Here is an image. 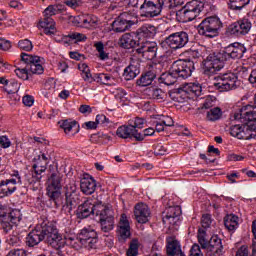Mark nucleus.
Segmentation results:
<instances>
[{"mask_svg":"<svg viewBox=\"0 0 256 256\" xmlns=\"http://www.w3.org/2000/svg\"><path fill=\"white\" fill-rule=\"evenodd\" d=\"M6 219L10 221L12 225H19V222L21 221V211L17 209L12 210Z\"/></svg>","mask_w":256,"mask_h":256,"instance_id":"obj_49","label":"nucleus"},{"mask_svg":"<svg viewBox=\"0 0 256 256\" xmlns=\"http://www.w3.org/2000/svg\"><path fill=\"white\" fill-rule=\"evenodd\" d=\"M201 223L204 229H209V227L213 225V218L211 217V214H204L202 216Z\"/></svg>","mask_w":256,"mask_h":256,"instance_id":"obj_59","label":"nucleus"},{"mask_svg":"<svg viewBox=\"0 0 256 256\" xmlns=\"http://www.w3.org/2000/svg\"><path fill=\"white\" fill-rule=\"evenodd\" d=\"M20 84L15 81H8L7 87H5V92L9 93V95H13V93H17L19 91Z\"/></svg>","mask_w":256,"mask_h":256,"instance_id":"obj_52","label":"nucleus"},{"mask_svg":"<svg viewBox=\"0 0 256 256\" xmlns=\"http://www.w3.org/2000/svg\"><path fill=\"white\" fill-rule=\"evenodd\" d=\"M57 15V13H59V6H56V9L54 6H48L44 12H43V15H44V18L45 19H51V17H53V15Z\"/></svg>","mask_w":256,"mask_h":256,"instance_id":"obj_57","label":"nucleus"},{"mask_svg":"<svg viewBox=\"0 0 256 256\" xmlns=\"http://www.w3.org/2000/svg\"><path fill=\"white\" fill-rule=\"evenodd\" d=\"M21 61L27 64V67L33 75H43L45 68H43V63L45 59L39 56H33L27 53H21Z\"/></svg>","mask_w":256,"mask_h":256,"instance_id":"obj_11","label":"nucleus"},{"mask_svg":"<svg viewBox=\"0 0 256 256\" xmlns=\"http://www.w3.org/2000/svg\"><path fill=\"white\" fill-rule=\"evenodd\" d=\"M78 239L86 249H97L99 238L97 232L91 228H83L78 236Z\"/></svg>","mask_w":256,"mask_h":256,"instance_id":"obj_12","label":"nucleus"},{"mask_svg":"<svg viewBox=\"0 0 256 256\" xmlns=\"http://www.w3.org/2000/svg\"><path fill=\"white\" fill-rule=\"evenodd\" d=\"M157 78L155 71L151 70L142 74L141 77L137 80V85L139 87H149L151 83Z\"/></svg>","mask_w":256,"mask_h":256,"instance_id":"obj_33","label":"nucleus"},{"mask_svg":"<svg viewBox=\"0 0 256 256\" xmlns=\"http://www.w3.org/2000/svg\"><path fill=\"white\" fill-rule=\"evenodd\" d=\"M247 48L241 43H233L224 48L220 52L209 54L203 61L204 75H215L217 71H221L225 67V62L229 59H241Z\"/></svg>","mask_w":256,"mask_h":256,"instance_id":"obj_2","label":"nucleus"},{"mask_svg":"<svg viewBox=\"0 0 256 256\" xmlns=\"http://www.w3.org/2000/svg\"><path fill=\"white\" fill-rule=\"evenodd\" d=\"M14 73L17 75V77H19V79H23V81H27V79H29V73H31V71H29V68H16L14 70Z\"/></svg>","mask_w":256,"mask_h":256,"instance_id":"obj_53","label":"nucleus"},{"mask_svg":"<svg viewBox=\"0 0 256 256\" xmlns=\"http://www.w3.org/2000/svg\"><path fill=\"white\" fill-rule=\"evenodd\" d=\"M41 29H44L45 35H55L57 29L55 28V21L53 18H44L39 22Z\"/></svg>","mask_w":256,"mask_h":256,"instance_id":"obj_32","label":"nucleus"},{"mask_svg":"<svg viewBox=\"0 0 256 256\" xmlns=\"http://www.w3.org/2000/svg\"><path fill=\"white\" fill-rule=\"evenodd\" d=\"M221 108L216 107L207 112L208 121H219L221 119Z\"/></svg>","mask_w":256,"mask_h":256,"instance_id":"obj_48","label":"nucleus"},{"mask_svg":"<svg viewBox=\"0 0 256 256\" xmlns=\"http://www.w3.org/2000/svg\"><path fill=\"white\" fill-rule=\"evenodd\" d=\"M216 79V82L213 83V87L220 91L221 93L225 91H233L241 85L239 81V76L237 73L227 72L225 74L219 75Z\"/></svg>","mask_w":256,"mask_h":256,"instance_id":"obj_5","label":"nucleus"},{"mask_svg":"<svg viewBox=\"0 0 256 256\" xmlns=\"http://www.w3.org/2000/svg\"><path fill=\"white\" fill-rule=\"evenodd\" d=\"M64 5L70 9H79L83 5V0H64Z\"/></svg>","mask_w":256,"mask_h":256,"instance_id":"obj_58","label":"nucleus"},{"mask_svg":"<svg viewBox=\"0 0 256 256\" xmlns=\"http://www.w3.org/2000/svg\"><path fill=\"white\" fill-rule=\"evenodd\" d=\"M223 27V23L221 19L217 16H210L202 20V22L198 25L199 35H204L205 37H216L217 33H219V29Z\"/></svg>","mask_w":256,"mask_h":256,"instance_id":"obj_7","label":"nucleus"},{"mask_svg":"<svg viewBox=\"0 0 256 256\" xmlns=\"http://www.w3.org/2000/svg\"><path fill=\"white\" fill-rule=\"evenodd\" d=\"M205 4L199 0H192L178 11L177 16L180 17L182 23H189V21H193L197 19L198 15H201V11H203Z\"/></svg>","mask_w":256,"mask_h":256,"instance_id":"obj_6","label":"nucleus"},{"mask_svg":"<svg viewBox=\"0 0 256 256\" xmlns=\"http://www.w3.org/2000/svg\"><path fill=\"white\" fill-rule=\"evenodd\" d=\"M78 69L81 72V77L86 83H93V74H91V69L86 63H80Z\"/></svg>","mask_w":256,"mask_h":256,"instance_id":"obj_39","label":"nucleus"},{"mask_svg":"<svg viewBox=\"0 0 256 256\" xmlns=\"http://www.w3.org/2000/svg\"><path fill=\"white\" fill-rule=\"evenodd\" d=\"M96 123L102 125V127H107L111 123V120H109L105 114H98L96 116Z\"/></svg>","mask_w":256,"mask_h":256,"instance_id":"obj_60","label":"nucleus"},{"mask_svg":"<svg viewBox=\"0 0 256 256\" xmlns=\"http://www.w3.org/2000/svg\"><path fill=\"white\" fill-rule=\"evenodd\" d=\"M76 21H79L81 27H84V29H95V27H97V23H99L97 16L93 15L78 17Z\"/></svg>","mask_w":256,"mask_h":256,"instance_id":"obj_30","label":"nucleus"},{"mask_svg":"<svg viewBox=\"0 0 256 256\" xmlns=\"http://www.w3.org/2000/svg\"><path fill=\"white\" fill-rule=\"evenodd\" d=\"M129 20H126L125 16H119L113 23L112 29L115 33H125L128 29H131Z\"/></svg>","mask_w":256,"mask_h":256,"instance_id":"obj_29","label":"nucleus"},{"mask_svg":"<svg viewBox=\"0 0 256 256\" xmlns=\"http://www.w3.org/2000/svg\"><path fill=\"white\" fill-rule=\"evenodd\" d=\"M115 78L111 74L96 73L93 74L92 83H101L102 85H113Z\"/></svg>","mask_w":256,"mask_h":256,"instance_id":"obj_35","label":"nucleus"},{"mask_svg":"<svg viewBox=\"0 0 256 256\" xmlns=\"http://www.w3.org/2000/svg\"><path fill=\"white\" fill-rule=\"evenodd\" d=\"M255 131V126H247L246 124L242 123L233 125L230 128V135L232 137H236L237 139H251V132Z\"/></svg>","mask_w":256,"mask_h":256,"instance_id":"obj_18","label":"nucleus"},{"mask_svg":"<svg viewBox=\"0 0 256 256\" xmlns=\"http://www.w3.org/2000/svg\"><path fill=\"white\" fill-rule=\"evenodd\" d=\"M139 41L137 32L125 33L120 38V45L123 49H133V47H137V45H139Z\"/></svg>","mask_w":256,"mask_h":256,"instance_id":"obj_22","label":"nucleus"},{"mask_svg":"<svg viewBox=\"0 0 256 256\" xmlns=\"http://www.w3.org/2000/svg\"><path fill=\"white\" fill-rule=\"evenodd\" d=\"M7 256H27V251L24 249H12L8 252Z\"/></svg>","mask_w":256,"mask_h":256,"instance_id":"obj_64","label":"nucleus"},{"mask_svg":"<svg viewBox=\"0 0 256 256\" xmlns=\"http://www.w3.org/2000/svg\"><path fill=\"white\" fill-rule=\"evenodd\" d=\"M166 253L169 256H185L183 251H181V245L179 244V241H177L174 237H168L166 239Z\"/></svg>","mask_w":256,"mask_h":256,"instance_id":"obj_24","label":"nucleus"},{"mask_svg":"<svg viewBox=\"0 0 256 256\" xmlns=\"http://www.w3.org/2000/svg\"><path fill=\"white\" fill-rule=\"evenodd\" d=\"M11 139H9V136L2 135L0 136V149H9L11 147Z\"/></svg>","mask_w":256,"mask_h":256,"instance_id":"obj_61","label":"nucleus"},{"mask_svg":"<svg viewBox=\"0 0 256 256\" xmlns=\"http://www.w3.org/2000/svg\"><path fill=\"white\" fill-rule=\"evenodd\" d=\"M164 0H144L140 5V13L142 17H159L163 11Z\"/></svg>","mask_w":256,"mask_h":256,"instance_id":"obj_9","label":"nucleus"},{"mask_svg":"<svg viewBox=\"0 0 256 256\" xmlns=\"http://www.w3.org/2000/svg\"><path fill=\"white\" fill-rule=\"evenodd\" d=\"M10 179L0 181V199L9 197L17 191V185H23V180L19 171L14 170Z\"/></svg>","mask_w":256,"mask_h":256,"instance_id":"obj_8","label":"nucleus"},{"mask_svg":"<svg viewBox=\"0 0 256 256\" xmlns=\"http://www.w3.org/2000/svg\"><path fill=\"white\" fill-rule=\"evenodd\" d=\"M35 163L32 166V169L40 172L45 173L47 171V165L49 164V158L45 154L38 155L37 158L34 159Z\"/></svg>","mask_w":256,"mask_h":256,"instance_id":"obj_31","label":"nucleus"},{"mask_svg":"<svg viewBox=\"0 0 256 256\" xmlns=\"http://www.w3.org/2000/svg\"><path fill=\"white\" fill-rule=\"evenodd\" d=\"M71 190L72 192H66V202L62 206V211H64L66 214L71 213L73 209L77 207L78 197L77 194H75V187H72Z\"/></svg>","mask_w":256,"mask_h":256,"instance_id":"obj_23","label":"nucleus"},{"mask_svg":"<svg viewBox=\"0 0 256 256\" xmlns=\"http://www.w3.org/2000/svg\"><path fill=\"white\" fill-rule=\"evenodd\" d=\"M194 69L193 61L177 60L172 64L169 73H163L160 79L164 85H175L177 79H189Z\"/></svg>","mask_w":256,"mask_h":256,"instance_id":"obj_3","label":"nucleus"},{"mask_svg":"<svg viewBox=\"0 0 256 256\" xmlns=\"http://www.w3.org/2000/svg\"><path fill=\"white\" fill-rule=\"evenodd\" d=\"M46 241L54 249H63L65 247V239L59 234L55 222L48 221L47 219L41 222L28 233L26 237V245L28 247H36L41 241Z\"/></svg>","mask_w":256,"mask_h":256,"instance_id":"obj_1","label":"nucleus"},{"mask_svg":"<svg viewBox=\"0 0 256 256\" xmlns=\"http://www.w3.org/2000/svg\"><path fill=\"white\" fill-rule=\"evenodd\" d=\"M157 49L159 47L155 42H142V45L136 50L138 55H141L144 59H147V61H153L155 57H157Z\"/></svg>","mask_w":256,"mask_h":256,"instance_id":"obj_17","label":"nucleus"},{"mask_svg":"<svg viewBox=\"0 0 256 256\" xmlns=\"http://www.w3.org/2000/svg\"><path fill=\"white\" fill-rule=\"evenodd\" d=\"M117 233L121 241H127L131 237V224L126 214H122L117 227Z\"/></svg>","mask_w":256,"mask_h":256,"instance_id":"obj_20","label":"nucleus"},{"mask_svg":"<svg viewBox=\"0 0 256 256\" xmlns=\"http://www.w3.org/2000/svg\"><path fill=\"white\" fill-rule=\"evenodd\" d=\"M47 195L52 201H57L61 197V189H53V187H47Z\"/></svg>","mask_w":256,"mask_h":256,"instance_id":"obj_56","label":"nucleus"},{"mask_svg":"<svg viewBox=\"0 0 256 256\" xmlns=\"http://www.w3.org/2000/svg\"><path fill=\"white\" fill-rule=\"evenodd\" d=\"M127 256H137L139 255V242L137 240H133L130 243V246L126 252Z\"/></svg>","mask_w":256,"mask_h":256,"instance_id":"obj_51","label":"nucleus"},{"mask_svg":"<svg viewBox=\"0 0 256 256\" xmlns=\"http://www.w3.org/2000/svg\"><path fill=\"white\" fill-rule=\"evenodd\" d=\"M111 139L112 138L109 134L103 133L93 134L90 137L91 143H97L98 145H107Z\"/></svg>","mask_w":256,"mask_h":256,"instance_id":"obj_41","label":"nucleus"},{"mask_svg":"<svg viewBox=\"0 0 256 256\" xmlns=\"http://www.w3.org/2000/svg\"><path fill=\"white\" fill-rule=\"evenodd\" d=\"M41 179H43V175L41 172L32 168V170L25 175V180L28 185H32L34 190L39 189V185H41Z\"/></svg>","mask_w":256,"mask_h":256,"instance_id":"obj_27","label":"nucleus"},{"mask_svg":"<svg viewBox=\"0 0 256 256\" xmlns=\"http://www.w3.org/2000/svg\"><path fill=\"white\" fill-rule=\"evenodd\" d=\"M210 51L205 46H200L196 49H190L189 56L192 59H200V57H207L209 55Z\"/></svg>","mask_w":256,"mask_h":256,"instance_id":"obj_42","label":"nucleus"},{"mask_svg":"<svg viewBox=\"0 0 256 256\" xmlns=\"http://www.w3.org/2000/svg\"><path fill=\"white\" fill-rule=\"evenodd\" d=\"M18 49L20 51H33V42L29 39H22L18 42Z\"/></svg>","mask_w":256,"mask_h":256,"instance_id":"obj_50","label":"nucleus"},{"mask_svg":"<svg viewBox=\"0 0 256 256\" xmlns=\"http://www.w3.org/2000/svg\"><path fill=\"white\" fill-rule=\"evenodd\" d=\"M253 27V24L251 23V20L247 18H242L234 23H232L228 31L231 35H236V37H239L241 35H247L249 31H251V28Z\"/></svg>","mask_w":256,"mask_h":256,"instance_id":"obj_14","label":"nucleus"},{"mask_svg":"<svg viewBox=\"0 0 256 256\" xmlns=\"http://www.w3.org/2000/svg\"><path fill=\"white\" fill-rule=\"evenodd\" d=\"M136 134L137 130H135L134 127H131V124L119 126L116 130V135L120 139H131V137H134L135 139Z\"/></svg>","mask_w":256,"mask_h":256,"instance_id":"obj_28","label":"nucleus"},{"mask_svg":"<svg viewBox=\"0 0 256 256\" xmlns=\"http://www.w3.org/2000/svg\"><path fill=\"white\" fill-rule=\"evenodd\" d=\"M134 215L136 221L139 223H147V221H149V217H151V210L147 204L140 203L135 206Z\"/></svg>","mask_w":256,"mask_h":256,"instance_id":"obj_21","label":"nucleus"},{"mask_svg":"<svg viewBox=\"0 0 256 256\" xmlns=\"http://www.w3.org/2000/svg\"><path fill=\"white\" fill-rule=\"evenodd\" d=\"M59 125L66 135L73 137V135L79 133V124H77V121L62 120L59 122Z\"/></svg>","mask_w":256,"mask_h":256,"instance_id":"obj_26","label":"nucleus"},{"mask_svg":"<svg viewBox=\"0 0 256 256\" xmlns=\"http://www.w3.org/2000/svg\"><path fill=\"white\" fill-rule=\"evenodd\" d=\"M145 94L149 97V99H155L156 101H163L165 99V92L155 86L146 88Z\"/></svg>","mask_w":256,"mask_h":256,"instance_id":"obj_36","label":"nucleus"},{"mask_svg":"<svg viewBox=\"0 0 256 256\" xmlns=\"http://www.w3.org/2000/svg\"><path fill=\"white\" fill-rule=\"evenodd\" d=\"M129 124L134 128V131H137V129H143V125H145V119L136 117L134 120H130Z\"/></svg>","mask_w":256,"mask_h":256,"instance_id":"obj_55","label":"nucleus"},{"mask_svg":"<svg viewBox=\"0 0 256 256\" xmlns=\"http://www.w3.org/2000/svg\"><path fill=\"white\" fill-rule=\"evenodd\" d=\"M80 189L84 195H93L97 189V182L90 174L84 173L80 177Z\"/></svg>","mask_w":256,"mask_h":256,"instance_id":"obj_19","label":"nucleus"},{"mask_svg":"<svg viewBox=\"0 0 256 256\" xmlns=\"http://www.w3.org/2000/svg\"><path fill=\"white\" fill-rule=\"evenodd\" d=\"M234 120L240 121L248 127H255L256 131V110L251 105L242 107L238 112L234 113Z\"/></svg>","mask_w":256,"mask_h":256,"instance_id":"obj_10","label":"nucleus"},{"mask_svg":"<svg viewBox=\"0 0 256 256\" xmlns=\"http://www.w3.org/2000/svg\"><path fill=\"white\" fill-rule=\"evenodd\" d=\"M198 243H200L202 249H205L207 251V247L209 245V240H207L205 231H198Z\"/></svg>","mask_w":256,"mask_h":256,"instance_id":"obj_54","label":"nucleus"},{"mask_svg":"<svg viewBox=\"0 0 256 256\" xmlns=\"http://www.w3.org/2000/svg\"><path fill=\"white\" fill-rule=\"evenodd\" d=\"M153 135H155V129L151 127L144 129L143 133H140L139 131L136 130L135 139L137 141H144L145 137H151Z\"/></svg>","mask_w":256,"mask_h":256,"instance_id":"obj_46","label":"nucleus"},{"mask_svg":"<svg viewBox=\"0 0 256 256\" xmlns=\"http://www.w3.org/2000/svg\"><path fill=\"white\" fill-rule=\"evenodd\" d=\"M158 119L165 127H173V125H175V122L173 121V118H171V116L161 115L158 117Z\"/></svg>","mask_w":256,"mask_h":256,"instance_id":"obj_62","label":"nucleus"},{"mask_svg":"<svg viewBox=\"0 0 256 256\" xmlns=\"http://www.w3.org/2000/svg\"><path fill=\"white\" fill-rule=\"evenodd\" d=\"M50 184L47 187H52V189H62L63 181L62 177L59 174H52L50 178Z\"/></svg>","mask_w":256,"mask_h":256,"instance_id":"obj_45","label":"nucleus"},{"mask_svg":"<svg viewBox=\"0 0 256 256\" xmlns=\"http://www.w3.org/2000/svg\"><path fill=\"white\" fill-rule=\"evenodd\" d=\"M201 91V84L191 82L182 85L178 89V95L179 97H182V99H193V97H199V95H201Z\"/></svg>","mask_w":256,"mask_h":256,"instance_id":"obj_15","label":"nucleus"},{"mask_svg":"<svg viewBox=\"0 0 256 256\" xmlns=\"http://www.w3.org/2000/svg\"><path fill=\"white\" fill-rule=\"evenodd\" d=\"M249 3H251V0H229L228 7L232 11H243Z\"/></svg>","mask_w":256,"mask_h":256,"instance_id":"obj_40","label":"nucleus"},{"mask_svg":"<svg viewBox=\"0 0 256 256\" xmlns=\"http://www.w3.org/2000/svg\"><path fill=\"white\" fill-rule=\"evenodd\" d=\"M219 249H223V244L219 236L215 235L212 236L208 242V246L206 251H218Z\"/></svg>","mask_w":256,"mask_h":256,"instance_id":"obj_43","label":"nucleus"},{"mask_svg":"<svg viewBox=\"0 0 256 256\" xmlns=\"http://www.w3.org/2000/svg\"><path fill=\"white\" fill-rule=\"evenodd\" d=\"M139 73H141L139 66L137 64H130L124 69L123 77L125 81H133V79H135Z\"/></svg>","mask_w":256,"mask_h":256,"instance_id":"obj_37","label":"nucleus"},{"mask_svg":"<svg viewBox=\"0 0 256 256\" xmlns=\"http://www.w3.org/2000/svg\"><path fill=\"white\" fill-rule=\"evenodd\" d=\"M94 47L96 51H98L99 59H101V61H106V59H109V53L105 52V45L103 44V42L95 43Z\"/></svg>","mask_w":256,"mask_h":256,"instance_id":"obj_47","label":"nucleus"},{"mask_svg":"<svg viewBox=\"0 0 256 256\" xmlns=\"http://www.w3.org/2000/svg\"><path fill=\"white\" fill-rule=\"evenodd\" d=\"M6 242L8 245H11L12 247H16L21 243V239H19V236L17 235H9L6 239Z\"/></svg>","mask_w":256,"mask_h":256,"instance_id":"obj_63","label":"nucleus"},{"mask_svg":"<svg viewBox=\"0 0 256 256\" xmlns=\"http://www.w3.org/2000/svg\"><path fill=\"white\" fill-rule=\"evenodd\" d=\"M181 215V206H173L168 209V214L163 218V223L170 219H177Z\"/></svg>","mask_w":256,"mask_h":256,"instance_id":"obj_44","label":"nucleus"},{"mask_svg":"<svg viewBox=\"0 0 256 256\" xmlns=\"http://www.w3.org/2000/svg\"><path fill=\"white\" fill-rule=\"evenodd\" d=\"M224 225L228 231H236L239 227V216L235 214H228L224 218Z\"/></svg>","mask_w":256,"mask_h":256,"instance_id":"obj_38","label":"nucleus"},{"mask_svg":"<svg viewBox=\"0 0 256 256\" xmlns=\"http://www.w3.org/2000/svg\"><path fill=\"white\" fill-rule=\"evenodd\" d=\"M136 35L140 41L141 39H153L157 35V28L151 24H144L136 31Z\"/></svg>","mask_w":256,"mask_h":256,"instance_id":"obj_25","label":"nucleus"},{"mask_svg":"<svg viewBox=\"0 0 256 256\" xmlns=\"http://www.w3.org/2000/svg\"><path fill=\"white\" fill-rule=\"evenodd\" d=\"M97 218L100 223L101 231L109 233L115 229V212L113 208L103 204L96 208Z\"/></svg>","mask_w":256,"mask_h":256,"instance_id":"obj_4","label":"nucleus"},{"mask_svg":"<svg viewBox=\"0 0 256 256\" xmlns=\"http://www.w3.org/2000/svg\"><path fill=\"white\" fill-rule=\"evenodd\" d=\"M62 45H69L70 41H75V43H79L81 41H87V36L85 34L79 32H73L68 36H64L61 40H58Z\"/></svg>","mask_w":256,"mask_h":256,"instance_id":"obj_34","label":"nucleus"},{"mask_svg":"<svg viewBox=\"0 0 256 256\" xmlns=\"http://www.w3.org/2000/svg\"><path fill=\"white\" fill-rule=\"evenodd\" d=\"M187 43H189V34L185 31L172 33L166 38V44L174 51L183 49Z\"/></svg>","mask_w":256,"mask_h":256,"instance_id":"obj_13","label":"nucleus"},{"mask_svg":"<svg viewBox=\"0 0 256 256\" xmlns=\"http://www.w3.org/2000/svg\"><path fill=\"white\" fill-rule=\"evenodd\" d=\"M104 204H93V200H86L84 203L78 206L77 217L78 219H87L91 215H96L97 217V208L103 206Z\"/></svg>","mask_w":256,"mask_h":256,"instance_id":"obj_16","label":"nucleus"}]
</instances>
